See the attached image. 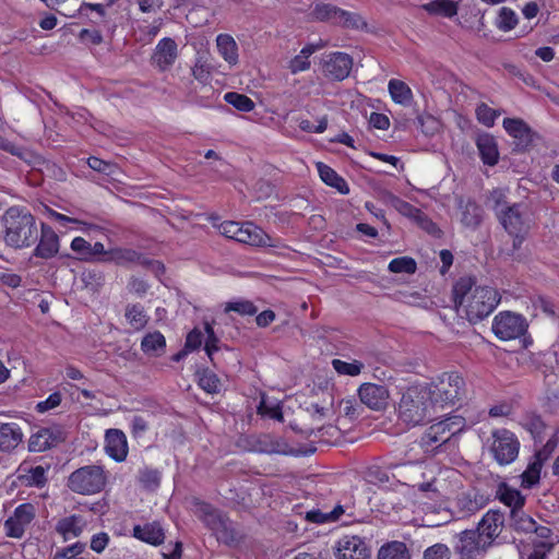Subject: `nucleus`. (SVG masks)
Listing matches in <instances>:
<instances>
[{"label": "nucleus", "mask_w": 559, "mask_h": 559, "mask_svg": "<svg viewBox=\"0 0 559 559\" xmlns=\"http://www.w3.org/2000/svg\"><path fill=\"white\" fill-rule=\"evenodd\" d=\"M204 330L206 334V338L204 342V350L210 358L211 361H213V356L215 353L219 350V338L217 337L214 328L210 323L204 324Z\"/></svg>", "instance_id": "6e6d98bb"}, {"label": "nucleus", "mask_w": 559, "mask_h": 559, "mask_svg": "<svg viewBox=\"0 0 559 559\" xmlns=\"http://www.w3.org/2000/svg\"><path fill=\"white\" fill-rule=\"evenodd\" d=\"M465 418L460 415H450L430 425L421 436L420 444L424 448L436 449L447 443L453 436L465 428Z\"/></svg>", "instance_id": "6e6552de"}, {"label": "nucleus", "mask_w": 559, "mask_h": 559, "mask_svg": "<svg viewBox=\"0 0 559 559\" xmlns=\"http://www.w3.org/2000/svg\"><path fill=\"white\" fill-rule=\"evenodd\" d=\"M227 104L242 112H250L254 109V102L247 95L237 92H227L224 95Z\"/></svg>", "instance_id": "49530a36"}, {"label": "nucleus", "mask_w": 559, "mask_h": 559, "mask_svg": "<svg viewBox=\"0 0 559 559\" xmlns=\"http://www.w3.org/2000/svg\"><path fill=\"white\" fill-rule=\"evenodd\" d=\"M132 536L152 546H159L165 540V531L158 521L134 525Z\"/></svg>", "instance_id": "393cba45"}, {"label": "nucleus", "mask_w": 559, "mask_h": 559, "mask_svg": "<svg viewBox=\"0 0 559 559\" xmlns=\"http://www.w3.org/2000/svg\"><path fill=\"white\" fill-rule=\"evenodd\" d=\"M489 201L498 222L512 237L513 248L520 249L534 224L531 206L526 202L509 203L507 190L502 188L492 189Z\"/></svg>", "instance_id": "f257e3e1"}, {"label": "nucleus", "mask_w": 559, "mask_h": 559, "mask_svg": "<svg viewBox=\"0 0 559 559\" xmlns=\"http://www.w3.org/2000/svg\"><path fill=\"white\" fill-rule=\"evenodd\" d=\"M336 25L350 29H364L367 27V23L360 14L343 9L341 14H338Z\"/></svg>", "instance_id": "8fccbe9b"}, {"label": "nucleus", "mask_w": 559, "mask_h": 559, "mask_svg": "<svg viewBox=\"0 0 559 559\" xmlns=\"http://www.w3.org/2000/svg\"><path fill=\"white\" fill-rule=\"evenodd\" d=\"M378 559H411V555L403 542L395 540L380 548Z\"/></svg>", "instance_id": "a19ab883"}, {"label": "nucleus", "mask_w": 559, "mask_h": 559, "mask_svg": "<svg viewBox=\"0 0 559 559\" xmlns=\"http://www.w3.org/2000/svg\"><path fill=\"white\" fill-rule=\"evenodd\" d=\"M37 508L32 502L19 504L5 519L3 531L7 537L21 539L36 519Z\"/></svg>", "instance_id": "9b49d317"}, {"label": "nucleus", "mask_w": 559, "mask_h": 559, "mask_svg": "<svg viewBox=\"0 0 559 559\" xmlns=\"http://www.w3.org/2000/svg\"><path fill=\"white\" fill-rule=\"evenodd\" d=\"M496 499L502 504L510 508L514 515L518 513V509H523L526 502L525 496L519 489L511 487L506 481H500L496 488Z\"/></svg>", "instance_id": "a878e982"}, {"label": "nucleus", "mask_w": 559, "mask_h": 559, "mask_svg": "<svg viewBox=\"0 0 559 559\" xmlns=\"http://www.w3.org/2000/svg\"><path fill=\"white\" fill-rule=\"evenodd\" d=\"M503 523L504 515L502 512L489 510L483 515L475 532H479L483 543L489 547L501 533Z\"/></svg>", "instance_id": "2eb2a0df"}, {"label": "nucleus", "mask_w": 559, "mask_h": 559, "mask_svg": "<svg viewBox=\"0 0 559 559\" xmlns=\"http://www.w3.org/2000/svg\"><path fill=\"white\" fill-rule=\"evenodd\" d=\"M86 545L82 542H76L72 545L58 549L52 559H90L88 554L86 557L82 556L85 551Z\"/></svg>", "instance_id": "3c124183"}, {"label": "nucleus", "mask_w": 559, "mask_h": 559, "mask_svg": "<svg viewBox=\"0 0 559 559\" xmlns=\"http://www.w3.org/2000/svg\"><path fill=\"white\" fill-rule=\"evenodd\" d=\"M23 431L16 423L0 421V452L10 453L23 441Z\"/></svg>", "instance_id": "bb28decb"}, {"label": "nucleus", "mask_w": 559, "mask_h": 559, "mask_svg": "<svg viewBox=\"0 0 559 559\" xmlns=\"http://www.w3.org/2000/svg\"><path fill=\"white\" fill-rule=\"evenodd\" d=\"M61 440L60 430L44 427L31 435L28 440V451L44 452L58 445Z\"/></svg>", "instance_id": "4be33fe9"}, {"label": "nucleus", "mask_w": 559, "mask_h": 559, "mask_svg": "<svg viewBox=\"0 0 559 559\" xmlns=\"http://www.w3.org/2000/svg\"><path fill=\"white\" fill-rule=\"evenodd\" d=\"M48 467L43 465L26 466L22 464L19 468V480L23 486L43 488L47 484Z\"/></svg>", "instance_id": "c756f323"}, {"label": "nucleus", "mask_w": 559, "mask_h": 559, "mask_svg": "<svg viewBox=\"0 0 559 559\" xmlns=\"http://www.w3.org/2000/svg\"><path fill=\"white\" fill-rule=\"evenodd\" d=\"M87 165L93 170L104 174V175H107V176H112L116 173V168H117V166L114 163L104 160L96 156L88 157Z\"/></svg>", "instance_id": "13d9d810"}, {"label": "nucleus", "mask_w": 559, "mask_h": 559, "mask_svg": "<svg viewBox=\"0 0 559 559\" xmlns=\"http://www.w3.org/2000/svg\"><path fill=\"white\" fill-rule=\"evenodd\" d=\"M353 68V58L342 51L328 53L322 60V72L332 81H343L348 78Z\"/></svg>", "instance_id": "ddd939ff"}, {"label": "nucleus", "mask_w": 559, "mask_h": 559, "mask_svg": "<svg viewBox=\"0 0 559 559\" xmlns=\"http://www.w3.org/2000/svg\"><path fill=\"white\" fill-rule=\"evenodd\" d=\"M237 242L251 247H276V241L252 222H242Z\"/></svg>", "instance_id": "a211bd4d"}, {"label": "nucleus", "mask_w": 559, "mask_h": 559, "mask_svg": "<svg viewBox=\"0 0 559 559\" xmlns=\"http://www.w3.org/2000/svg\"><path fill=\"white\" fill-rule=\"evenodd\" d=\"M528 323L521 313L500 311L492 320L491 330L500 341H512L526 334Z\"/></svg>", "instance_id": "1a4fd4ad"}, {"label": "nucleus", "mask_w": 559, "mask_h": 559, "mask_svg": "<svg viewBox=\"0 0 559 559\" xmlns=\"http://www.w3.org/2000/svg\"><path fill=\"white\" fill-rule=\"evenodd\" d=\"M322 402L311 401L307 406V411L311 413L312 417L319 420L328 417L333 409L332 394L330 392H322Z\"/></svg>", "instance_id": "4c0bfd02"}, {"label": "nucleus", "mask_w": 559, "mask_h": 559, "mask_svg": "<svg viewBox=\"0 0 559 559\" xmlns=\"http://www.w3.org/2000/svg\"><path fill=\"white\" fill-rule=\"evenodd\" d=\"M518 15L511 8L502 7L496 20V26L502 32H510L518 25Z\"/></svg>", "instance_id": "09e8293b"}, {"label": "nucleus", "mask_w": 559, "mask_h": 559, "mask_svg": "<svg viewBox=\"0 0 559 559\" xmlns=\"http://www.w3.org/2000/svg\"><path fill=\"white\" fill-rule=\"evenodd\" d=\"M224 311L226 313L228 312H236L239 316H254L258 312V308L250 300H243L238 299L234 301H229L225 305Z\"/></svg>", "instance_id": "864d4df0"}, {"label": "nucleus", "mask_w": 559, "mask_h": 559, "mask_svg": "<svg viewBox=\"0 0 559 559\" xmlns=\"http://www.w3.org/2000/svg\"><path fill=\"white\" fill-rule=\"evenodd\" d=\"M542 467L543 460L540 459V453H538L536 461L530 463L521 474V486L525 489H531L537 485L540 479Z\"/></svg>", "instance_id": "58836bf2"}, {"label": "nucleus", "mask_w": 559, "mask_h": 559, "mask_svg": "<svg viewBox=\"0 0 559 559\" xmlns=\"http://www.w3.org/2000/svg\"><path fill=\"white\" fill-rule=\"evenodd\" d=\"M34 249V255L41 259H51L59 251V237L51 226L46 223L40 225V236Z\"/></svg>", "instance_id": "6ab92c4d"}, {"label": "nucleus", "mask_w": 559, "mask_h": 559, "mask_svg": "<svg viewBox=\"0 0 559 559\" xmlns=\"http://www.w3.org/2000/svg\"><path fill=\"white\" fill-rule=\"evenodd\" d=\"M109 253L100 241L91 243L90 262L108 263Z\"/></svg>", "instance_id": "69168bd1"}, {"label": "nucleus", "mask_w": 559, "mask_h": 559, "mask_svg": "<svg viewBox=\"0 0 559 559\" xmlns=\"http://www.w3.org/2000/svg\"><path fill=\"white\" fill-rule=\"evenodd\" d=\"M518 514L514 515L513 511H510V525L516 532L532 533V530H536V521L527 515L523 509H518Z\"/></svg>", "instance_id": "a18cd8bd"}, {"label": "nucleus", "mask_w": 559, "mask_h": 559, "mask_svg": "<svg viewBox=\"0 0 559 559\" xmlns=\"http://www.w3.org/2000/svg\"><path fill=\"white\" fill-rule=\"evenodd\" d=\"M502 126L507 133L515 139L519 144L526 146L532 142V130L524 120L520 118H504Z\"/></svg>", "instance_id": "7c9ffc66"}, {"label": "nucleus", "mask_w": 559, "mask_h": 559, "mask_svg": "<svg viewBox=\"0 0 559 559\" xmlns=\"http://www.w3.org/2000/svg\"><path fill=\"white\" fill-rule=\"evenodd\" d=\"M424 559H450L449 548L443 544H435L425 550Z\"/></svg>", "instance_id": "0e129e2a"}, {"label": "nucleus", "mask_w": 559, "mask_h": 559, "mask_svg": "<svg viewBox=\"0 0 559 559\" xmlns=\"http://www.w3.org/2000/svg\"><path fill=\"white\" fill-rule=\"evenodd\" d=\"M457 207L460 210V221L467 228L476 229L484 219L483 207L471 198H459Z\"/></svg>", "instance_id": "5701e85b"}, {"label": "nucleus", "mask_w": 559, "mask_h": 559, "mask_svg": "<svg viewBox=\"0 0 559 559\" xmlns=\"http://www.w3.org/2000/svg\"><path fill=\"white\" fill-rule=\"evenodd\" d=\"M139 480L146 489H156L160 483V474L157 469H144L140 473Z\"/></svg>", "instance_id": "bf43d9fd"}, {"label": "nucleus", "mask_w": 559, "mask_h": 559, "mask_svg": "<svg viewBox=\"0 0 559 559\" xmlns=\"http://www.w3.org/2000/svg\"><path fill=\"white\" fill-rule=\"evenodd\" d=\"M423 9L430 15L452 19L457 14L459 4L454 0H432L424 4Z\"/></svg>", "instance_id": "f704fd0d"}, {"label": "nucleus", "mask_w": 559, "mask_h": 559, "mask_svg": "<svg viewBox=\"0 0 559 559\" xmlns=\"http://www.w3.org/2000/svg\"><path fill=\"white\" fill-rule=\"evenodd\" d=\"M358 396L369 408L380 411L386 406L390 395L385 385L365 382L358 388Z\"/></svg>", "instance_id": "dca6fc26"}, {"label": "nucleus", "mask_w": 559, "mask_h": 559, "mask_svg": "<svg viewBox=\"0 0 559 559\" xmlns=\"http://www.w3.org/2000/svg\"><path fill=\"white\" fill-rule=\"evenodd\" d=\"M108 263H115L118 266L129 267L130 265H141L146 270L165 273L163 262L147 258L140 251L132 248L114 247L108 249Z\"/></svg>", "instance_id": "f8f14e48"}, {"label": "nucleus", "mask_w": 559, "mask_h": 559, "mask_svg": "<svg viewBox=\"0 0 559 559\" xmlns=\"http://www.w3.org/2000/svg\"><path fill=\"white\" fill-rule=\"evenodd\" d=\"M453 301L463 307L466 319L476 324L490 316L500 304L499 292L490 286H475L472 276L460 277L452 288Z\"/></svg>", "instance_id": "f03ea898"}, {"label": "nucleus", "mask_w": 559, "mask_h": 559, "mask_svg": "<svg viewBox=\"0 0 559 559\" xmlns=\"http://www.w3.org/2000/svg\"><path fill=\"white\" fill-rule=\"evenodd\" d=\"M433 404L454 406L466 392V383L457 371H445L439 374L429 388Z\"/></svg>", "instance_id": "423d86ee"}, {"label": "nucleus", "mask_w": 559, "mask_h": 559, "mask_svg": "<svg viewBox=\"0 0 559 559\" xmlns=\"http://www.w3.org/2000/svg\"><path fill=\"white\" fill-rule=\"evenodd\" d=\"M491 438L490 452L499 465H509L516 460L520 441L512 431L504 428L496 429Z\"/></svg>", "instance_id": "9d476101"}, {"label": "nucleus", "mask_w": 559, "mask_h": 559, "mask_svg": "<svg viewBox=\"0 0 559 559\" xmlns=\"http://www.w3.org/2000/svg\"><path fill=\"white\" fill-rule=\"evenodd\" d=\"M148 430V421L140 415L133 416L130 421V433L132 438L140 439Z\"/></svg>", "instance_id": "e2e57ef3"}, {"label": "nucleus", "mask_w": 559, "mask_h": 559, "mask_svg": "<svg viewBox=\"0 0 559 559\" xmlns=\"http://www.w3.org/2000/svg\"><path fill=\"white\" fill-rule=\"evenodd\" d=\"M341 12L342 9L336 5L330 3H318L314 5L311 15L312 19L316 21L331 22L336 25V21Z\"/></svg>", "instance_id": "37998d69"}, {"label": "nucleus", "mask_w": 559, "mask_h": 559, "mask_svg": "<svg viewBox=\"0 0 559 559\" xmlns=\"http://www.w3.org/2000/svg\"><path fill=\"white\" fill-rule=\"evenodd\" d=\"M177 57L178 46L176 41L170 37H164L156 45L152 61L159 71L164 72L175 63Z\"/></svg>", "instance_id": "aec40b11"}, {"label": "nucleus", "mask_w": 559, "mask_h": 559, "mask_svg": "<svg viewBox=\"0 0 559 559\" xmlns=\"http://www.w3.org/2000/svg\"><path fill=\"white\" fill-rule=\"evenodd\" d=\"M124 317L129 324L136 331L144 329L148 321V317L141 304L128 305Z\"/></svg>", "instance_id": "79ce46f5"}, {"label": "nucleus", "mask_w": 559, "mask_h": 559, "mask_svg": "<svg viewBox=\"0 0 559 559\" xmlns=\"http://www.w3.org/2000/svg\"><path fill=\"white\" fill-rule=\"evenodd\" d=\"M333 369L342 376L356 377L359 376L364 369V364L360 360L354 359L353 361H344L342 359H333L332 360Z\"/></svg>", "instance_id": "de8ad7c7"}, {"label": "nucleus", "mask_w": 559, "mask_h": 559, "mask_svg": "<svg viewBox=\"0 0 559 559\" xmlns=\"http://www.w3.org/2000/svg\"><path fill=\"white\" fill-rule=\"evenodd\" d=\"M433 405L429 388L425 384H413L402 393L397 416L408 426L423 425L430 417Z\"/></svg>", "instance_id": "20e7f679"}, {"label": "nucleus", "mask_w": 559, "mask_h": 559, "mask_svg": "<svg viewBox=\"0 0 559 559\" xmlns=\"http://www.w3.org/2000/svg\"><path fill=\"white\" fill-rule=\"evenodd\" d=\"M388 91L395 104L402 106L411 105L413 100V92L404 81L391 79L388 84Z\"/></svg>", "instance_id": "c9c22d12"}, {"label": "nucleus", "mask_w": 559, "mask_h": 559, "mask_svg": "<svg viewBox=\"0 0 559 559\" xmlns=\"http://www.w3.org/2000/svg\"><path fill=\"white\" fill-rule=\"evenodd\" d=\"M388 269L392 273L414 274L417 270V264L413 258L405 255L392 259Z\"/></svg>", "instance_id": "603ef678"}, {"label": "nucleus", "mask_w": 559, "mask_h": 559, "mask_svg": "<svg viewBox=\"0 0 559 559\" xmlns=\"http://www.w3.org/2000/svg\"><path fill=\"white\" fill-rule=\"evenodd\" d=\"M107 484V474L103 466L90 464L73 471L69 477L68 488L79 495L91 496L99 493Z\"/></svg>", "instance_id": "0eeeda50"}, {"label": "nucleus", "mask_w": 559, "mask_h": 559, "mask_svg": "<svg viewBox=\"0 0 559 559\" xmlns=\"http://www.w3.org/2000/svg\"><path fill=\"white\" fill-rule=\"evenodd\" d=\"M86 526V521L80 514H71L61 518L56 523L55 530L64 540L79 537Z\"/></svg>", "instance_id": "cd10ccee"}, {"label": "nucleus", "mask_w": 559, "mask_h": 559, "mask_svg": "<svg viewBox=\"0 0 559 559\" xmlns=\"http://www.w3.org/2000/svg\"><path fill=\"white\" fill-rule=\"evenodd\" d=\"M110 542V537L106 532L94 534L90 542V547L93 551L102 554Z\"/></svg>", "instance_id": "774afa93"}, {"label": "nucleus", "mask_w": 559, "mask_h": 559, "mask_svg": "<svg viewBox=\"0 0 559 559\" xmlns=\"http://www.w3.org/2000/svg\"><path fill=\"white\" fill-rule=\"evenodd\" d=\"M488 546L483 543L479 532L467 530L460 534L456 550L461 559H474L479 550H486Z\"/></svg>", "instance_id": "b1692460"}, {"label": "nucleus", "mask_w": 559, "mask_h": 559, "mask_svg": "<svg viewBox=\"0 0 559 559\" xmlns=\"http://www.w3.org/2000/svg\"><path fill=\"white\" fill-rule=\"evenodd\" d=\"M336 559H369L370 548L364 538L357 535H345L338 539Z\"/></svg>", "instance_id": "4468645a"}, {"label": "nucleus", "mask_w": 559, "mask_h": 559, "mask_svg": "<svg viewBox=\"0 0 559 559\" xmlns=\"http://www.w3.org/2000/svg\"><path fill=\"white\" fill-rule=\"evenodd\" d=\"M198 384L199 386L209 394H216L221 390V380L217 374L205 368L198 371Z\"/></svg>", "instance_id": "c03bdc74"}, {"label": "nucleus", "mask_w": 559, "mask_h": 559, "mask_svg": "<svg viewBox=\"0 0 559 559\" xmlns=\"http://www.w3.org/2000/svg\"><path fill=\"white\" fill-rule=\"evenodd\" d=\"M105 451L110 459L118 463L126 461L129 453L126 433L117 428L106 430Z\"/></svg>", "instance_id": "f3484780"}, {"label": "nucleus", "mask_w": 559, "mask_h": 559, "mask_svg": "<svg viewBox=\"0 0 559 559\" xmlns=\"http://www.w3.org/2000/svg\"><path fill=\"white\" fill-rule=\"evenodd\" d=\"M476 146L481 162L487 166H496L499 162L498 143L493 135L481 133L476 139Z\"/></svg>", "instance_id": "c85d7f7f"}, {"label": "nucleus", "mask_w": 559, "mask_h": 559, "mask_svg": "<svg viewBox=\"0 0 559 559\" xmlns=\"http://www.w3.org/2000/svg\"><path fill=\"white\" fill-rule=\"evenodd\" d=\"M166 347V338L159 331L147 333L141 342V349L147 355L164 352Z\"/></svg>", "instance_id": "ea45409f"}, {"label": "nucleus", "mask_w": 559, "mask_h": 559, "mask_svg": "<svg viewBox=\"0 0 559 559\" xmlns=\"http://www.w3.org/2000/svg\"><path fill=\"white\" fill-rule=\"evenodd\" d=\"M317 169L321 180L325 185L336 189L342 194H347L349 192V187L346 180L341 177L332 167L322 162H318Z\"/></svg>", "instance_id": "2f4dec72"}, {"label": "nucleus", "mask_w": 559, "mask_h": 559, "mask_svg": "<svg viewBox=\"0 0 559 559\" xmlns=\"http://www.w3.org/2000/svg\"><path fill=\"white\" fill-rule=\"evenodd\" d=\"M246 449L258 453H281L283 452V442L270 433L246 436L242 440Z\"/></svg>", "instance_id": "412c9836"}, {"label": "nucleus", "mask_w": 559, "mask_h": 559, "mask_svg": "<svg viewBox=\"0 0 559 559\" xmlns=\"http://www.w3.org/2000/svg\"><path fill=\"white\" fill-rule=\"evenodd\" d=\"M475 114L478 122L487 128L493 127L496 119L499 116L497 110L492 109L485 103H481L476 107Z\"/></svg>", "instance_id": "5fc2aeb1"}, {"label": "nucleus", "mask_w": 559, "mask_h": 559, "mask_svg": "<svg viewBox=\"0 0 559 559\" xmlns=\"http://www.w3.org/2000/svg\"><path fill=\"white\" fill-rule=\"evenodd\" d=\"M78 14L81 19L94 25L107 24L106 7L102 3L82 2L78 9Z\"/></svg>", "instance_id": "473e14b6"}, {"label": "nucleus", "mask_w": 559, "mask_h": 559, "mask_svg": "<svg viewBox=\"0 0 559 559\" xmlns=\"http://www.w3.org/2000/svg\"><path fill=\"white\" fill-rule=\"evenodd\" d=\"M203 342V333L198 329H192L186 337L185 349L188 352L197 350L201 347Z\"/></svg>", "instance_id": "338daca9"}, {"label": "nucleus", "mask_w": 559, "mask_h": 559, "mask_svg": "<svg viewBox=\"0 0 559 559\" xmlns=\"http://www.w3.org/2000/svg\"><path fill=\"white\" fill-rule=\"evenodd\" d=\"M216 47L219 56L230 66L238 62V46L233 36L219 34L216 37Z\"/></svg>", "instance_id": "72a5a7b5"}, {"label": "nucleus", "mask_w": 559, "mask_h": 559, "mask_svg": "<svg viewBox=\"0 0 559 559\" xmlns=\"http://www.w3.org/2000/svg\"><path fill=\"white\" fill-rule=\"evenodd\" d=\"M217 228H218V231L221 235H223L224 237H226L228 239H233V240L237 241L238 234H239L240 229L242 228V223L235 222V221H226V222H223L222 224H219L217 226Z\"/></svg>", "instance_id": "052dcab7"}, {"label": "nucleus", "mask_w": 559, "mask_h": 559, "mask_svg": "<svg viewBox=\"0 0 559 559\" xmlns=\"http://www.w3.org/2000/svg\"><path fill=\"white\" fill-rule=\"evenodd\" d=\"M194 506L197 516L218 542L231 545L239 539L231 520L225 512L201 500L195 501Z\"/></svg>", "instance_id": "39448f33"}, {"label": "nucleus", "mask_w": 559, "mask_h": 559, "mask_svg": "<svg viewBox=\"0 0 559 559\" xmlns=\"http://www.w3.org/2000/svg\"><path fill=\"white\" fill-rule=\"evenodd\" d=\"M4 241L8 246L22 249L33 246L38 239L35 217L23 207H9L3 214Z\"/></svg>", "instance_id": "7ed1b4c3"}, {"label": "nucleus", "mask_w": 559, "mask_h": 559, "mask_svg": "<svg viewBox=\"0 0 559 559\" xmlns=\"http://www.w3.org/2000/svg\"><path fill=\"white\" fill-rule=\"evenodd\" d=\"M257 412L261 416H269L274 419L283 418L281 407L278 405H270L264 396L261 397V401L257 407Z\"/></svg>", "instance_id": "680f3d73"}, {"label": "nucleus", "mask_w": 559, "mask_h": 559, "mask_svg": "<svg viewBox=\"0 0 559 559\" xmlns=\"http://www.w3.org/2000/svg\"><path fill=\"white\" fill-rule=\"evenodd\" d=\"M317 47L313 44H307L300 50V53L292 58L288 62V69L292 74H297L310 69V57L314 53Z\"/></svg>", "instance_id": "e433bc0d"}, {"label": "nucleus", "mask_w": 559, "mask_h": 559, "mask_svg": "<svg viewBox=\"0 0 559 559\" xmlns=\"http://www.w3.org/2000/svg\"><path fill=\"white\" fill-rule=\"evenodd\" d=\"M70 248L73 252H75L76 258L80 261L90 262L91 242L85 238L80 236L74 237L71 241Z\"/></svg>", "instance_id": "4d7b16f0"}]
</instances>
